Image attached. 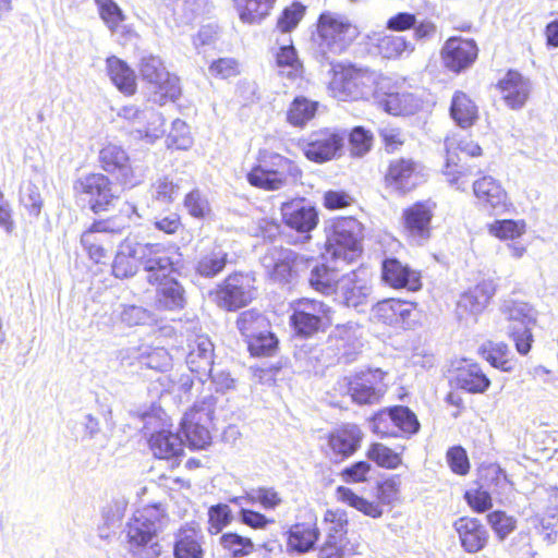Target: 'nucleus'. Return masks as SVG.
<instances>
[{
    "mask_svg": "<svg viewBox=\"0 0 558 558\" xmlns=\"http://www.w3.org/2000/svg\"><path fill=\"white\" fill-rule=\"evenodd\" d=\"M165 515L159 507L137 510L126 523L124 532L129 551L136 558H158L162 547L158 534L162 531Z\"/></svg>",
    "mask_w": 558,
    "mask_h": 558,
    "instance_id": "1",
    "label": "nucleus"
},
{
    "mask_svg": "<svg viewBox=\"0 0 558 558\" xmlns=\"http://www.w3.org/2000/svg\"><path fill=\"white\" fill-rule=\"evenodd\" d=\"M258 165L246 175L252 186L266 191H278L295 184L302 178V170L291 159L268 150L259 149Z\"/></svg>",
    "mask_w": 558,
    "mask_h": 558,
    "instance_id": "2",
    "label": "nucleus"
},
{
    "mask_svg": "<svg viewBox=\"0 0 558 558\" xmlns=\"http://www.w3.org/2000/svg\"><path fill=\"white\" fill-rule=\"evenodd\" d=\"M132 254L142 264L146 281L153 286L173 278L180 266L178 250L161 243H134Z\"/></svg>",
    "mask_w": 558,
    "mask_h": 558,
    "instance_id": "3",
    "label": "nucleus"
},
{
    "mask_svg": "<svg viewBox=\"0 0 558 558\" xmlns=\"http://www.w3.org/2000/svg\"><path fill=\"white\" fill-rule=\"evenodd\" d=\"M319 50L330 64V54L342 53L359 36V28L344 15L335 12L320 14L317 24Z\"/></svg>",
    "mask_w": 558,
    "mask_h": 558,
    "instance_id": "4",
    "label": "nucleus"
},
{
    "mask_svg": "<svg viewBox=\"0 0 558 558\" xmlns=\"http://www.w3.org/2000/svg\"><path fill=\"white\" fill-rule=\"evenodd\" d=\"M311 258H306L296 252L272 246L262 257V265L267 276L276 283L291 284L298 281L301 275L311 267Z\"/></svg>",
    "mask_w": 558,
    "mask_h": 558,
    "instance_id": "5",
    "label": "nucleus"
},
{
    "mask_svg": "<svg viewBox=\"0 0 558 558\" xmlns=\"http://www.w3.org/2000/svg\"><path fill=\"white\" fill-rule=\"evenodd\" d=\"M363 226L353 217L338 219L327 240V253L335 262H354L362 253Z\"/></svg>",
    "mask_w": 558,
    "mask_h": 558,
    "instance_id": "6",
    "label": "nucleus"
},
{
    "mask_svg": "<svg viewBox=\"0 0 558 558\" xmlns=\"http://www.w3.org/2000/svg\"><path fill=\"white\" fill-rule=\"evenodd\" d=\"M216 398L213 395L203 397L186 412L181 422V432L186 442L194 449H202L210 442L208 424L214 418Z\"/></svg>",
    "mask_w": 558,
    "mask_h": 558,
    "instance_id": "7",
    "label": "nucleus"
},
{
    "mask_svg": "<svg viewBox=\"0 0 558 558\" xmlns=\"http://www.w3.org/2000/svg\"><path fill=\"white\" fill-rule=\"evenodd\" d=\"M508 320V335L513 340L517 351L526 355L532 347V327L535 324L532 307L525 302L507 300L500 308Z\"/></svg>",
    "mask_w": 558,
    "mask_h": 558,
    "instance_id": "8",
    "label": "nucleus"
},
{
    "mask_svg": "<svg viewBox=\"0 0 558 558\" xmlns=\"http://www.w3.org/2000/svg\"><path fill=\"white\" fill-rule=\"evenodd\" d=\"M385 373L377 369L356 373L338 381L340 393L349 395L359 404H373L386 392Z\"/></svg>",
    "mask_w": 558,
    "mask_h": 558,
    "instance_id": "9",
    "label": "nucleus"
},
{
    "mask_svg": "<svg viewBox=\"0 0 558 558\" xmlns=\"http://www.w3.org/2000/svg\"><path fill=\"white\" fill-rule=\"evenodd\" d=\"M375 80L374 72L349 66L335 73L329 89L339 100H359L367 98L373 93Z\"/></svg>",
    "mask_w": 558,
    "mask_h": 558,
    "instance_id": "10",
    "label": "nucleus"
},
{
    "mask_svg": "<svg viewBox=\"0 0 558 558\" xmlns=\"http://www.w3.org/2000/svg\"><path fill=\"white\" fill-rule=\"evenodd\" d=\"M331 307L324 302L303 299L295 304L290 322L296 335L308 338L331 324Z\"/></svg>",
    "mask_w": 558,
    "mask_h": 558,
    "instance_id": "11",
    "label": "nucleus"
},
{
    "mask_svg": "<svg viewBox=\"0 0 558 558\" xmlns=\"http://www.w3.org/2000/svg\"><path fill=\"white\" fill-rule=\"evenodd\" d=\"M446 149V165L444 175L450 185H456L457 189H464V181L460 180L472 173L471 166L463 162L462 156L476 157L482 154V148L478 144L471 140H458L457 137H447L445 140Z\"/></svg>",
    "mask_w": 558,
    "mask_h": 558,
    "instance_id": "12",
    "label": "nucleus"
},
{
    "mask_svg": "<svg viewBox=\"0 0 558 558\" xmlns=\"http://www.w3.org/2000/svg\"><path fill=\"white\" fill-rule=\"evenodd\" d=\"M75 196L95 213L106 210L114 198L112 183L102 173H88L73 184Z\"/></svg>",
    "mask_w": 558,
    "mask_h": 558,
    "instance_id": "13",
    "label": "nucleus"
},
{
    "mask_svg": "<svg viewBox=\"0 0 558 558\" xmlns=\"http://www.w3.org/2000/svg\"><path fill=\"white\" fill-rule=\"evenodd\" d=\"M373 286L367 268L359 267L341 276L336 299L348 307L357 308L372 301Z\"/></svg>",
    "mask_w": 558,
    "mask_h": 558,
    "instance_id": "14",
    "label": "nucleus"
},
{
    "mask_svg": "<svg viewBox=\"0 0 558 558\" xmlns=\"http://www.w3.org/2000/svg\"><path fill=\"white\" fill-rule=\"evenodd\" d=\"M98 159L101 169L113 175L120 184L132 187L141 183V178L135 174L130 156L122 146L106 144L100 149Z\"/></svg>",
    "mask_w": 558,
    "mask_h": 558,
    "instance_id": "15",
    "label": "nucleus"
},
{
    "mask_svg": "<svg viewBox=\"0 0 558 558\" xmlns=\"http://www.w3.org/2000/svg\"><path fill=\"white\" fill-rule=\"evenodd\" d=\"M344 140L343 132L322 129L308 136L303 146V153L308 160L323 163L340 156Z\"/></svg>",
    "mask_w": 558,
    "mask_h": 558,
    "instance_id": "16",
    "label": "nucleus"
},
{
    "mask_svg": "<svg viewBox=\"0 0 558 558\" xmlns=\"http://www.w3.org/2000/svg\"><path fill=\"white\" fill-rule=\"evenodd\" d=\"M424 180L425 167L412 158L391 160L385 175L387 186L402 194L414 190Z\"/></svg>",
    "mask_w": 558,
    "mask_h": 558,
    "instance_id": "17",
    "label": "nucleus"
},
{
    "mask_svg": "<svg viewBox=\"0 0 558 558\" xmlns=\"http://www.w3.org/2000/svg\"><path fill=\"white\" fill-rule=\"evenodd\" d=\"M420 428L415 414L405 407H395L377 413L372 421L374 433L386 436H398V432L415 434Z\"/></svg>",
    "mask_w": 558,
    "mask_h": 558,
    "instance_id": "18",
    "label": "nucleus"
},
{
    "mask_svg": "<svg viewBox=\"0 0 558 558\" xmlns=\"http://www.w3.org/2000/svg\"><path fill=\"white\" fill-rule=\"evenodd\" d=\"M284 223L301 234V241L311 239L310 233L317 227L318 211L307 199L296 198L281 205Z\"/></svg>",
    "mask_w": 558,
    "mask_h": 558,
    "instance_id": "19",
    "label": "nucleus"
},
{
    "mask_svg": "<svg viewBox=\"0 0 558 558\" xmlns=\"http://www.w3.org/2000/svg\"><path fill=\"white\" fill-rule=\"evenodd\" d=\"M143 78L151 84L161 99L175 100L180 96L179 80L171 75L165 68L160 58L155 56L144 57L141 62Z\"/></svg>",
    "mask_w": 558,
    "mask_h": 558,
    "instance_id": "20",
    "label": "nucleus"
},
{
    "mask_svg": "<svg viewBox=\"0 0 558 558\" xmlns=\"http://www.w3.org/2000/svg\"><path fill=\"white\" fill-rule=\"evenodd\" d=\"M254 281L250 275H230L217 293L219 305L228 311L245 306L254 299Z\"/></svg>",
    "mask_w": 558,
    "mask_h": 558,
    "instance_id": "21",
    "label": "nucleus"
},
{
    "mask_svg": "<svg viewBox=\"0 0 558 558\" xmlns=\"http://www.w3.org/2000/svg\"><path fill=\"white\" fill-rule=\"evenodd\" d=\"M363 433L355 424H343L329 433L326 454L335 463H340L353 456L361 447Z\"/></svg>",
    "mask_w": 558,
    "mask_h": 558,
    "instance_id": "22",
    "label": "nucleus"
},
{
    "mask_svg": "<svg viewBox=\"0 0 558 558\" xmlns=\"http://www.w3.org/2000/svg\"><path fill=\"white\" fill-rule=\"evenodd\" d=\"M361 337V326L356 323L348 322L337 325L330 331L328 343L337 351L338 361L350 363L355 359L363 347Z\"/></svg>",
    "mask_w": 558,
    "mask_h": 558,
    "instance_id": "23",
    "label": "nucleus"
},
{
    "mask_svg": "<svg viewBox=\"0 0 558 558\" xmlns=\"http://www.w3.org/2000/svg\"><path fill=\"white\" fill-rule=\"evenodd\" d=\"M433 207L428 203H415L403 210L402 221L407 236L415 244L422 245L430 238Z\"/></svg>",
    "mask_w": 558,
    "mask_h": 558,
    "instance_id": "24",
    "label": "nucleus"
},
{
    "mask_svg": "<svg viewBox=\"0 0 558 558\" xmlns=\"http://www.w3.org/2000/svg\"><path fill=\"white\" fill-rule=\"evenodd\" d=\"M477 46L472 39L449 38L441 50L445 65L453 72L470 66L477 57Z\"/></svg>",
    "mask_w": 558,
    "mask_h": 558,
    "instance_id": "25",
    "label": "nucleus"
},
{
    "mask_svg": "<svg viewBox=\"0 0 558 558\" xmlns=\"http://www.w3.org/2000/svg\"><path fill=\"white\" fill-rule=\"evenodd\" d=\"M204 545L202 530L193 524H185L174 533L173 558H204Z\"/></svg>",
    "mask_w": 558,
    "mask_h": 558,
    "instance_id": "26",
    "label": "nucleus"
},
{
    "mask_svg": "<svg viewBox=\"0 0 558 558\" xmlns=\"http://www.w3.org/2000/svg\"><path fill=\"white\" fill-rule=\"evenodd\" d=\"M214 364V344L211 340L205 336H196L189 343V352L186 355V365L189 369L196 374L201 381L211 372Z\"/></svg>",
    "mask_w": 558,
    "mask_h": 558,
    "instance_id": "27",
    "label": "nucleus"
},
{
    "mask_svg": "<svg viewBox=\"0 0 558 558\" xmlns=\"http://www.w3.org/2000/svg\"><path fill=\"white\" fill-rule=\"evenodd\" d=\"M495 292V284L489 280H484L474 288L464 292L457 304L459 318L463 319L468 315L477 316L481 314L494 296Z\"/></svg>",
    "mask_w": 558,
    "mask_h": 558,
    "instance_id": "28",
    "label": "nucleus"
},
{
    "mask_svg": "<svg viewBox=\"0 0 558 558\" xmlns=\"http://www.w3.org/2000/svg\"><path fill=\"white\" fill-rule=\"evenodd\" d=\"M453 527L459 535L461 546L466 553H478L488 542L486 527L475 518H459Z\"/></svg>",
    "mask_w": 558,
    "mask_h": 558,
    "instance_id": "29",
    "label": "nucleus"
},
{
    "mask_svg": "<svg viewBox=\"0 0 558 558\" xmlns=\"http://www.w3.org/2000/svg\"><path fill=\"white\" fill-rule=\"evenodd\" d=\"M286 535L287 551L303 555L315 548L320 536V531L316 523L299 522L292 524Z\"/></svg>",
    "mask_w": 558,
    "mask_h": 558,
    "instance_id": "30",
    "label": "nucleus"
},
{
    "mask_svg": "<svg viewBox=\"0 0 558 558\" xmlns=\"http://www.w3.org/2000/svg\"><path fill=\"white\" fill-rule=\"evenodd\" d=\"M381 270L383 280L393 288L417 291L422 287L420 274L402 265L396 258L385 259Z\"/></svg>",
    "mask_w": 558,
    "mask_h": 558,
    "instance_id": "31",
    "label": "nucleus"
},
{
    "mask_svg": "<svg viewBox=\"0 0 558 558\" xmlns=\"http://www.w3.org/2000/svg\"><path fill=\"white\" fill-rule=\"evenodd\" d=\"M414 310L413 303L389 299L378 302L373 307V315L386 325L403 327Z\"/></svg>",
    "mask_w": 558,
    "mask_h": 558,
    "instance_id": "32",
    "label": "nucleus"
},
{
    "mask_svg": "<svg viewBox=\"0 0 558 558\" xmlns=\"http://www.w3.org/2000/svg\"><path fill=\"white\" fill-rule=\"evenodd\" d=\"M504 100L511 109L522 108L530 95V82L520 73L509 71L498 83Z\"/></svg>",
    "mask_w": 558,
    "mask_h": 558,
    "instance_id": "33",
    "label": "nucleus"
},
{
    "mask_svg": "<svg viewBox=\"0 0 558 558\" xmlns=\"http://www.w3.org/2000/svg\"><path fill=\"white\" fill-rule=\"evenodd\" d=\"M155 305L162 311H181L186 305L185 289L173 277L156 283Z\"/></svg>",
    "mask_w": 558,
    "mask_h": 558,
    "instance_id": "34",
    "label": "nucleus"
},
{
    "mask_svg": "<svg viewBox=\"0 0 558 558\" xmlns=\"http://www.w3.org/2000/svg\"><path fill=\"white\" fill-rule=\"evenodd\" d=\"M311 267L307 269L310 271L307 280L311 288L324 295H337L342 275L339 274L336 267L318 264L314 259H311Z\"/></svg>",
    "mask_w": 558,
    "mask_h": 558,
    "instance_id": "35",
    "label": "nucleus"
},
{
    "mask_svg": "<svg viewBox=\"0 0 558 558\" xmlns=\"http://www.w3.org/2000/svg\"><path fill=\"white\" fill-rule=\"evenodd\" d=\"M229 254L221 245L202 251L195 265V271L204 278H215L227 266Z\"/></svg>",
    "mask_w": 558,
    "mask_h": 558,
    "instance_id": "36",
    "label": "nucleus"
},
{
    "mask_svg": "<svg viewBox=\"0 0 558 558\" xmlns=\"http://www.w3.org/2000/svg\"><path fill=\"white\" fill-rule=\"evenodd\" d=\"M473 191L476 198L486 207L497 209L506 204V192L501 185L492 177L485 175L473 183Z\"/></svg>",
    "mask_w": 558,
    "mask_h": 558,
    "instance_id": "37",
    "label": "nucleus"
},
{
    "mask_svg": "<svg viewBox=\"0 0 558 558\" xmlns=\"http://www.w3.org/2000/svg\"><path fill=\"white\" fill-rule=\"evenodd\" d=\"M149 447L156 458L170 459L183 452L184 441L179 434L163 429L150 436Z\"/></svg>",
    "mask_w": 558,
    "mask_h": 558,
    "instance_id": "38",
    "label": "nucleus"
},
{
    "mask_svg": "<svg viewBox=\"0 0 558 558\" xmlns=\"http://www.w3.org/2000/svg\"><path fill=\"white\" fill-rule=\"evenodd\" d=\"M107 71L111 82L125 95H132L136 89L134 71L117 57L107 59Z\"/></svg>",
    "mask_w": 558,
    "mask_h": 558,
    "instance_id": "39",
    "label": "nucleus"
},
{
    "mask_svg": "<svg viewBox=\"0 0 558 558\" xmlns=\"http://www.w3.org/2000/svg\"><path fill=\"white\" fill-rule=\"evenodd\" d=\"M456 381L458 387L471 393H482L490 385V380L475 363H466L459 367Z\"/></svg>",
    "mask_w": 558,
    "mask_h": 558,
    "instance_id": "40",
    "label": "nucleus"
},
{
    "mask_svg": "<svg viewBox=\"0 0 558 558\" xmlns=\"http://www.w3.org/2000/svg\"><path fill=\"white\" fill-rule=\"evenodd\" d=\"M236 327L246 342L265 332L270 324L266 316L256 310L242 312L236 319Z\"/></svg>",
    "mask_w": 558,
    "mask_h": 558,
    "instance_id": "41",
    "label": "nucleus"
},
{
    "mask_svg": "<svg viewBox=\"0 0 558 558\" xmlns=\"http://www.w3.org/2000/svg\"><path fill=\"white\" fill-rule=\"evenodd\" d=\"M450 114L461 128H468L477 118V108L464 93L457 92L452 97Z\"/></svg>",
    "mask_w": 558,
    "mask_h": 558,
    "instance_id": "42",
    "label": "nucleus"
},
{
    "mask_svg": "<svg viewBox=\"0 0 558 558\" xmlns=\"http://www.w3.org/2000/svg\"><path fill=\"white\" fill-rule=\"evenodd\" d=\"M244 23H257L269 14L276 0H234Z\"/></svg>",
    "mask_w": 558,
    "mask_h": 558,
    "instance_id": "43",
    "label": "nucleus"
},
{
    "mask_svg": "<svg viewBox=\"0 0 558 558\" xmlns=\"http://www.w3.org/2000/svg\"><path fill=\"white\" fill-rule=\"evenodd\" d=\"M483 356L494 367L504 372H511L514 368L509 347L504 342H489L482 348Z\"/></svg>",
    "mask_w": 558,
    "mask_h": 558,
    "instance_id": "44",
    "label": "nucleus"
},
{
    "mask_svg": "<svg viewBox=\"0 0 558 558\" xmlns=\"http://www.w3.org/2000/svg\"><path fill=\"white\" fill-rule=\"evenodd\" d=\"M318 108V102L300 96L294 98L287 112V120L293 126H304L314 118Z\"/></svg>",
    "mask_w": 558,
    "mask_h": 558,
    "instance_id": "45",
    "label": "nucleus"
},
{
    "mask_svg": "<svg viewBox=\"0 0 558 558\" xmlns=\"http://www.w3.org/2000/svg\"><path fill=\"white\" fill-rule=\"evenodd\" d=\"M381 104L393 116L413 114L420 107L418 100L410 93L389 94Z\"/></svg>",
    "mask_w": 558,
    "mask_h": 558,
    "instance_id": "46",
    "label": "nucleus"
},
{
    "mask_svg": "<svg viewBox=\"0 0 558 558\" xmlns=\"http://www.w3.org/2000/svg\"><path fill=\"white\" fill-rule=\"evenodd\" d=\"M134 250V244L124 242L121 246V250L117 253L113 264H112V274L117 278H129L136 274L137 271V257L132 254Z\"/></svg>",
    "mask_w": 558,
    "mask_h": 558,
    "instance_id": "47",
    "label": "nucleus"
},
{
    "mask_svg": "<svg viewBox=\"0 0 558 558\" xmlns=\"http://www.w3.org/2000/svg\"><path fill=\"white\" fill-rule=\"evenodd\" d=\"M378 50L384 58L395 59L411 53L414 46L402 36L386 35L378 39Z\"/></svg>",
    "mask_w": 558,
    "mask_h": 558,
    "instance_id": "48",
    "label": "nucleus"
},
{
    "mask_svg": "<svg viewBox=\"0 0 558 558\" xmlns=\"http://www.w3.org/2000/svg\"><path fill=\"white\" fill-rule=\"evenodd\" d=\"M219 544L232 558H241L253 553L254 544L251 538L236 533H223L219 537Z\"/></svg>",
    "mask_w": 558,
    "mask_h": 558,
    "instance_id": "49",
    "label": "nucleus"
},
{
    "mask_svg": "<svg viewBox=\"0 0 558 558\" xmlns=\"http://www.w3.org/2000/svg\"><path fill=\"white\" fill-rule=\"evenodd\" d=\"M166 132L165 119L161 113L153 108L146 107V116L141 126L136 128V133L140 137H145L149 142L162 136Z\"/></svg>",
    "mask_w": 558,
    "mask_h": 558,
    "instance_id": "50",
    "label": "nucleus"
},
{
    "mask_svg": "<svg viewBox=\"0 0 558 558\" xmlns=\"http://www.w3.org/2000/svg\"><path fill=\"white\" fill-rule=\"evenodd\" d=\"M487 522L499 541L506 539L517 527V519L501 510L488 513Z\"/></svg>",
    "mask_w": 558,
    "mask_h": 558,
    "instance_id": "51",
    "label": "nucleus"
},
{
    "mask_svg": "<svg viewBox=\"0 0 558 558\" xmlns=\"http://www.w3.org/2000/svg\"><path fill=\"white\" fill-rule=\"evenodd\" d=\"M367 457L377 465L386 469H396L401 464L400 453L383 444H373L367 451Z\"/></svg>",
    "mask_w": 558,
    "mask_h": 558,
    "instance_id": "52",
    "label": "nucleus"
},
{
    "mask_svg": "<svg viewBox=\"0 0 558 558\" xmlns=\"http://www.w3.org/2000/svg\"><path fill=\"white\" fill-rule=\"evenodd\" d=\"M373 134L363 126H355L349 134L350 150L353 156L362 157L367 154L373 146Z\"/></svg>",
    "mask_w": 558,
    "mask_h": 558,
    "instance_id": "53",
    "label": "nucleus"
},
{
    "mask_svg": "<svg viewBox=\"0 0 558 558\" xmlns=\"http://www.w3.org/2000/svg\"><path fill=\"white\" fill-rule=\"evenodd\" d=\"M306 8L301 2H293L284 8L277 21V28L282 33L294 29L305 14Z\"/></svg>",
    "mask_w": 558,
    "mask_h": 558,
    "instance_id": "54",
    "label": "nucleus"
},
{
    "mask_svg": "<svg viewBox=\"0 0 558 558\" xmlns=\"http://www.w3.org/2000/svg\"><path fill=\"white\" fill-rule=\"evenodd\" d=\"M20 202L31 216L38 217L40 215L43 198L39 189L35 184L28 182L22 186Z\"/></svg>",
    "mask_w": 558,
    "mask_h": 558,
    "instance_id": "55",
    "label": "nucleus"
},
{
    "mask_svg": "<svg viewBox=\"0 0 558 558\" xmlns=\"http://www.w3.org/2000/svg\"><path fill=\"white\" fill-rule=\"evenodd\" d=\"M232 521V512L228 505L218 504L208 510V531L210 534H218Z\"/></svg>",
    "mask_w": 558,
    "mask_h": 558,
    "instance_id": "56",
    "label": "nucleus"
},
{
    "mask_svg": "<svg viewBox=\"0 0 558 558\" xmlns=\"http://www.w3.org/2000/svg\"><path fill=\"white\" fill-rule=\"evenodd\" d=\"M277 344L278 340L269 328L262 332V335H257V337L247 341V348L252 355H271Z\"/></svg>",
    "mask_w": 558,
    "mask_h": 558,
    "instance_id": "57",
    "label": "nucleus"
},
{
    "mask_svg": "<svg viewBox=\"0 0 558 558\" xmlns=\"http://www.w3.org/2000/svg\"><path fill=\"white\" fill-rule=\"evenodd\" d=\"M484 478L492 492L497 495L506 494L511 487V483L508 480L506 472L498 465H490L485 470Z\"/></svg>",
    "mask_w": 558,
    "mask_h": 558,
    "instance_id": "58",
    "label": "nucleus"
},
{
    "mask_svg": "<svg viewBox=\"0 0 558 558\" xmlns=\"http://www.w3.org/2000/svg\"><path fill=\"white\" fill-rule=\"evenodd\" d=\"M120 319L126 326L146 325L153 320L149 311L137 305H121Z\"/></svg>",
    "mask_w": 558,
    "mask_h": 558,
    "instance_id": "59",
    "label": "nucleus"
},
{
    "mask_svg": "<svg viewBox=\"0 0 558 558\" xmlns=\"http://www.w3.org/2000/svg\"><path fill=\"white\" fill-rule=\"evenodd\" d=\"M523 221L498 220L489 226V232L502 240L515 239L524 232Z\"/></svg>",
    "mask_w": 558,
    "mask_h": 558,
    "instance_id": "60",
    "label": "nucleus"
},
{
    "mask_svg": "<svg viewBox=\"0 0 558 558\" xmlns=\"http://www.w3.org/2000/svg\"><path fill=\"white\" fill-rule=\"evenodd\" d=\"M184 207L195 218H206L210 214V206L198 190L190 192L184 198Z\"/></svg>",
    "mask_w": 558,
    "mask_h": 558,
    "instance_id": "61",
    "label": "nucleus"
},
{
    "mask_svg": "<svg viewBox=\"0 0 558 558\" xmlns=\"http://www.w3.org/2000/svg\"><path fill=\"white\" fill-rule=\"evenodd\" d=\"M248 498L252 504L259 502L265 509H275L282 499L278 492L272 487H258L248 492Z\"/></svg>",
    "mask_w": 558,
    "mask_h": 558,
    "instance_id": "62",
    "label": "nucleus"
},
{
    "mask_svg": "<svg viewBox=\"0 0 558 558\" xmlns=\"http://www.w3.org/2000/svg\"><path fill=\"white\" fill-rule=\"evenodd\" d=\"M353 553V546L349 541H329L326 539L319 548V558H350Z\"/></svg>",
    "mask_w": 558,
    "mask_h": 558,
    "instance_id": "63",
    "label": "nucleus"
},
{
    "mask_svg": "<svg viewBox=\"0 0 558 558\" xmlns=\"http://www.w3.org/2000/svg\"><path fill=\"white\" fill-rule=\"evenodd\" d=\"M172 359L169 352L163 348L151 349L145 356H143L142 364L146 367L166 372L171 367Z\"/></svg>",
    "mask_w": 558,
    "mask_h": 558,
    "instance_id": "64",
    "label": "nucleus"
}]
</instances>
